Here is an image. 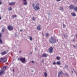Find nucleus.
I'll return each mask as SVG.
<instances>
[{"mask_svg":"<svg viewBox=\"0 0 77 77\" xmlns=\"http://www.w3.org/2000/svg\"><path fill=\"white\" fill-rule=\"evenodd\" d=\"M49 14H50V13H49Z\"/></svg>","mask_w":77,"mask_h":77,"instance_id":"49","label":"nucleus"},{"mask_svg":"<svg viewBox=\"0 0 77 77\" xmlns=\"http://www.w3.org/2000/svg\"><path fill=\"white\" fill-rule=\"evenodd\" d=\"M66 75H68V73H65Z\"/></svg>","mask_w":77,"mask_h":77,"instance_id":"37","label":"nucleus"},{"mask_svg":"<svg viewBox=\"0 0 77 77\" xmlns=\"http://www.w3.org/2000/svg\"><path fill=\"white\" fill-rule=\"evenodd\" d=\"M44 62V60L43 59L42 60V62Z\"/></svg>","mask_w":77,"mask_h":77,"instance_id":"32","label":"nucleus"},{"mask_svg":"<svg viewBox=\"0 0 77 77\" xmlns=\"http://www.w3.org/2000/svg\"><path fill=\"white\" fill-rule=\"evenodd\" d=\"M48 56V54H47L46 53H44L42 54V57H47Z\"/></svg>","mask_w":77,"mask_h":77,"instance_id":"8","label":"nucleus"},{"mask_svg":"<svg viewBox=\"0 0 77 77\" xmlns=\"http://www.w3.org/2000/svg\"><path fill=\"white\" fill-rule=\"evenodd\" d=\"M2 2H1V0H0V5H2Z\"/></svg>","mask_w":77,"mask_h":77,"instance_id":"33","label":"nucleus"},{"mask_svg":"<svg viewBox=\"0 0 77 77\" xmlns=\"http://www.w3.org/2000/svg\"><path fill=\"white\" fill-rule=\"evenodd\" d=\"M3 69L4 70H5V69H6V66H4L3 67Z\"/></svg>","mask_w":77,"mask_h":77,"instance_id":"23","label":"nucleus"},{"mask_svg":"<svg viewBox=\"0 0 77 77\" xmlns=\"http://www.w3.org/2000/svg\"><path fill=\"white\" fill-rule=\"evenodd\" d=\"M18 60L21 61L22 63H24L26 62V58H18Z\"/></svg>","mask_w":77,"mask_h":77,"instance_id":"3","label":"nucleus"},{"mask_svg":"<svg viewBox=\"0 0 77 77\" xmlns=\"http://www.w3.org/2000/svg\"><path fill=\"white\" fill-rule=\"evenodd\" d=\"M2 33H0V38H1V37H2Z\"/></svg>","mask_w":77,"mask_h":77,"instance_id":"30","label":"nucleus"},{"mask_svg":"<svg viewBox=\"0 0 77 77\" xmlns=\"http://www.w3.org/2000/svg\"><path fill=\"white\" fill-rule=\"evenodd\" d=\"M73 10H74V11H77V7L74 5Z\"/></svg>","mask_w":77,"mask_h":77,"instance_id":"14","label":"nucleus"},{"mask_svg":"<svg viewBox=\"0 0 77 77\" xmlns=\"http://www.w3.org/2000/svg\"><path fill=\"white\" fill-rule=\"evenodd\" d=\"M57 65H60L61 64V63L60 62V61H57L56 63Z\"/></svg>","mask_w":77,"mask_h":77,"instance_id":"16","label":"nucleus"},{"mask_svg":"<svg viewBox=\"0 0 77 77\" xmlns=\"http://www.w3.org/2000/svg\"><path fill=\"white\" fill-rule=\"evenodd\" d=\"M60 10H63V7H60Z\"/></svg>","mask_w":77,"mask_h":77,"instance_id":"26","label":"nucleus"},{"mask_svg":"<svg viewBox=\"0 0 77 77\" xmlns=\"http://www.w3.org/2000/svg\"><path fill=\"white\" fill-rule=\"evenodd\" d=\"M57 2H60L61 0H56Z\"/></svg>","mask_w":77,"mask_h":77,"instance_id":"36","label":"nucleus"},{"mask_svg":"<svg viewBox=\"0 0 77 77\" xmlns=\"http://www.w3.org/2000/svg\"><path fill=\"white\" fill-rule=\"evenodd\" d=\"M17 17V15H13L12 16V18H15Z\"/></svg>","mask_w":77,"mask_h":77,"instance_id":"19","label":"nucleus"},{"mask_svg":"<svg viewBox=\"0 0 77 77\" xmlns=\"http://www.w3.org/2000/svg\"><path fill=\"white\" fill-rule=\"evenodd\" d=\"M53 48L52 47H51L49 49V53H51L52 54L53 53Z\"/></svg>","mask_w":77,"mask_h":77,"instance_id":"4","label":"nucleus"},{"mask_svg":"<svg viewBox=\"0 0 77 77\" xmlns=\"http://www.w3.org/2000/svg\"><path fill=\"white\" fill-rule=\"evenodd\" d=\"M63 72L62 71L58 73V77H60V75H61V74H63Z\"/></svg>","mask_w":77,"mask_h":77,"instance_id":"10","label":"nucleus"},{"mask_svg":"<svg viewBox=\"0 0 77 77\" xmlns=\"http://www.w3.org/2000/svg\"><path fill=\"white\" fill-rule=\"evenodd\" d=\"M56 59H57V60H59L60 59V57L57 56L56 57Z\"/></svg>","mask_w":77,"mask_h":77,"instance_id":"20","label":"nucleus"},{"mask_svg":"<svg viewBox=\"0 0 77 77\" xmlns=\"http://www.w3.org/2000/svg\"><path fill=\"white\" fill-rule=\"evenodd\" d=\"M35 17H33L32 18V20L33 21H35Z\"/></svg>","mask_w":77,"mask_h":77,"instance_id":"31","label":"nucleus"},{"mask_svg":"<svg viewBox=\"0 0 77 77\" xmlns=\"http://www.w3.org/2000/svg\"><path fill=\"white\" fill-rule=\"evenodd\" d=\"M8 10H9V11H12V8L11 7H9L8 8Z\"/></svg>","mask_w":77,"mask_h":77,"instance_id":"22","label":"nucleus"},{"mask_svg":"<svg viewBox=\"0 0 77 77\" xmlns=\"http://www.w3.org/2000/svg\"><path fill=\"white\" fill-rule=\"evenodd\" d=\"M45 35H46V36L48 37V36H49V34H48V33H46L45 34Z\"/></svg>","mask_w":77,"mask_h":77,"instance_id":"24","label":"nucleus"},{"mask_svg":"<svg viewBox=\"0 0 77 77\" xmlns=\"http://www.w3.org/2000/svg\"><path fill=\"white\" fill-rule=\"evenodd\" d=\"M75 36H76V38H77V34H76L75 35Z\"/></svg>","mask_w":77,"mask_h":77,"instance_id":"42","label":"nucleus"},{"mask_svg":"<svg viewBox=\"0 0 77 77\" xmlns=\"http://www.w3.org/2000/svg\"><path fill=\"white\" fill-rule=\"evenodd\" d=\"M2 60H0V62H2Z\"/></svg>","mask_w":77,"mask_h":77,"instance_id":"44","label":"nucleus"},{"mask_svg":"<svg viewBox=\"0 0 77 77\" xmlns=\"http://www.w3.org/2000/svg\"><path fill=\"white\" fill-rule=\"evenodd\" d=\"M23 2H23V4L24 5H27V2H26V1H27V0H23Z\"/></svg>","mask_w":77,"mask_h":77,"instance_id":"12","label":"nucleus"},{"mask_svg":"<svg viewBox=\"0 0 77 77\" xmlns=\"http://www.w3.org/2000/svg\"><path fill=\"white\" fill-rule=\"evenodd\" d=\"M73 47L75 48V46H73Z\"/></svg>","mask_w":77,"mask_h":77,"instance_id":"43","label":"nucleus"},{"mask_svg":"<svg viewBox=\"0 0 77 77\" xmlns=\"http://www.w3.org/2000/svg\"><path fill=\"white\" fill-rule=\"evenodd\" d=\"M2 20V17L0 16V20Z\"/></svg>","mask_w":77,"mask_h":77,"instance_id":"39","label":"nucleus"},{"mask_svg":"<svg viewBox=\"0 0 77 77\" xmlns=\"http://www.w3.org/2000/svg\"><path fill=\"white\" fill-rule=\"evenodd\" d=\"M71 15L73 16V17H75L76 16V14L74 12H72L71 13Z\"/></svg>","mask_w":77,"mask_h":77,"instance_id":"15","label":"nucleus"},{"mask_svg":"<svg viewBox=\"0 0 77 77\" xmlns=\"http://www.w3.org/2000/svg\"><path fill=\"white\" fill-rule=\"evenodd\" d=\"M37 29L38 30H41V25H38L37 27Z\"/></svg>","mask_w":77,"mask_h":77,"instance_id":"7","label":"nucleus"},{"mask_svg":"<svg viewBox=\"0 0 77 77\" xmlns=\"http://www.w3.org/2000/svg\"><path fill=\"white\" fill-rule=\"evenodd\" d=\"M13 72L14 71V69H13Z\"/></svg>","mask_w":77,"mask_h":77,"instance_id":"45","label":"nucleus"},{"mask_svg":"<svg viewBox=\"0 0 77 77\" xmlns=\"http://www.w3.org/2000/svg\"><path fill=\"white\" fill-rule=\"evenodd\" d=\"M31 62H32V63H34L35 62H34V61H32Z\"/></svg>","mask_w":77,"mask_h":77,"instance_id":"34","label":"nucleus"},{"mask_svg":"<svg viewBox=\"0 0 77 77\" xmlns=\"http://www.w3.org/2000/svg\"><path fill=\"white\" fill-rule=\"evenodd\" d=\"M7 53L8 52L6 51H4L1 53V55L2 56L3 55H5V54H7Z\"/></svg>","mask_w":77,"mask_h":77,"instance_id":"9","label":"nucleus"},{"mask_svg":"<svg viewBox=\"0 0 77 77\" xmlns=\"http://www.w3.org/2000/svg\"><path fill=\"white\" fill-rule=\"evenodd\" d=\"M74 5H70L69 7V9H73Z\"/></svg>","mask_w":77,"mask_h":77,"instance_id":"13","label":"nucleus"},{"mask_svg":"<svg viewBox=\"0 0 77 77\" xmlns=\"http://www.w3.org/2000/svg\"><path fill=\"white\" fill-rule=\"evenodd\" d=\"M15 4V2H10L9 3V5L10 6H12V5H14Z\"/></svg>","mask_w":77,"mask_h":77,"instance_id":"11","label":"nucleus"},{"mask_svg":"<svg viewBox=\"0 0 77 77\" xmlns=\"http://www.w3.org/2000/svg\"><path fill=\"white\" fill-rule=\"evenodd\" d=\"M68 67V65H66L65 66V68H67Z\"/></svg>","mask_w":77,"mask_h":77,"instance_id":"29","label":"nucleus"},{"mask_svg":"<svg viewBox=\"0 0 77 77\" xmlns=\"http://www.w3.org/2000/svg\"><path fill=\"white\" fill-rule=\"evenodd\" d=\"M8 30L10 31L14 30V27L12 26H8Z\"/></svg>","mask_w":77,"mask_h":77,"instance_id":"5","label":"nucleus"},{"mask_svg":"<svg viewBox=\"0 0 77 77\" xmlns=\"http://www.w3.org/2000/svg\"><path fill=\"white\" fill-rule=\"evenodd\" d=\"M19 53H21V51H19Z\"/></svg>","mask_w":77,"mask_h":77,"instance_id":"46","label":"nucleus"},{"mask_svg":"<svg viewBox=\"0 0 77 77\" xmlns=\"http://www.w3.org/2000/svg\"><path fill=\"white\" fill-rule=\"evenodd\" d=\"M0 43H1V44H3V41L2 39H1V38H0Z\"/></svg>","mask_w":77,"mask_h":77,"instance_id":"21","label":"nucleus"},{"mask_svg":"<svg viewBox=\"0 0 77 77\" xmlns=\"http://www.w3.org/2000/svg\"><path fill=\"white\" fill-rule=\"evenodd\" d=\"M76 46H77V44L76 45Z\"/></svg>","mask_w":77,"mask_h":77,"instance_id":"48","label":"nucleus"},{"mask_svg":"<svg viewBox=\"0 0 77 77\" xmlns=\"http://www.w3.org/2000/svg\"><path fill=\"white\" fill-rule=\"evenodd\" d=\"M49 40L51 44H53V43L56 44V42H58V39H55L53 37H51L50 39H49Z\"/></svg>","mask_w":77,"mask_h":77,"instance_id":"2","label":"nucleus"},{"mask_svg":"<svg viewBox=\"0 0 77 77\" xmlns=\"http://www.w3.org/2000/svg\"><path fill=\"white\" fill-rule=\"evenodd\" d=\"M20 32H22V31H23V29H20Z\"/></svg>","mask_w":77,"mask_h":77,"instance_id":"40","label":"nucleus"},{"mask_svg":"<svg viewBox=\"0 0 77 77\" xmlns=\"http://www.w3.org/2000/svg\"><path fill=\"white\" fill-rule=\"evenodd\" d=\"M35 4L33 3L32 4V7L33 8V9H34L35 11H38V10H39V9H40L39 4H37L35 6Z\"/></svg>","mask_w":77,"mask_h":77,"instance_id":"1","label":"nucleus"},{"mask_svg":"<svg viewBox=\"0 0 77 77\" xmlns=\"http://www.w3.org/2000/svg\"><path fill=\"white\" fill-rule=\"evenodd\" d=\"M30 41H32V40H33V39L32 38V37H30Z\"/></svg>","mask_w":77,"mask_h":77,"instance_id":"25","label":"nucleus"},{"mask_svg":"<svg viewBox=\"0 0 77 77\" xmlns=\"http://www.w3.org/2000/svg\"><path fill=\"white\" fill-rule=\"evenodd\" d=\"M32 54V52H31L29 53V54Z\"/></svg>","mask_w":77,"mask_h":77,"instance_id":"38","label":"nucleus"},{"mask_svg":"<svg viewBox=\"0 0 77 77\" xmlns=\"http://www.w3.org/2000/svg\"><path fill=\"white\" fill-rule=\"evenodd\" d=\"M1 60H4L5 59H6V60L4 61H2V63H5L7 61V60L8 59L7 58H6L5 57H2L1 58Z\"/></svg>","mask_w":77,"mask_h":77,"instance_id":"6","label":"nucleus"},{"mask_svg":"<svg viewBox=\"0 0 77 77\" xmlns=\"http://www.w3.org/2000/svg\"><path fill=\"white\" fill-rule=\"evenodd\" d=\"M56 62H54L53 63V65H54L55 64H56Z\"/></svg>","mask_w":77,"mask_h":77,"instance_id":"35","label":"nucleus"},{"mask_svg":"<svg viewBox=\"0 0 77 77\" xmlns=\"http://www.w3.org/2000/svg\"><path fill=\"white\" fill-rule=\"evenodd\" d=\"M72 41L74 42L75 41V40H74V39L72 40Z\"/></svg>","mask_w":77,"mask_h":77,"instance_id":"41","label":"nucleus"},{"mask_svg":"<svg viewBox=\"0 0 77 77\" xmlns=\"http://www.w3.org/2000/svg\"><path fill=\"white\" fill-rule=\"evenodd\" d=\"M72 73H73V71H72Z\"/></svg>","mask_w":77,"mask_h":77,"instance_id":"47","label":"nucleus"},{"mask_svg":"<svg viewBox=\"0 0 77 77\" xmlns=\"http://www.w3.org/2000/svg\"><path fill=\"white\" fill-rule=\"evenodd\" d=\"M66 27V25H65L63 24V28H65Z\"/></svg>","mask_w":77,"mask_h":77,"instance_id":"28","label":"nucleus"},{"mask_svg":"<svg viewBox=\"0 0 77 77\" xmlns=\"http://www.w3.org/2000/svg\"><path fill=\"white\" fill-rule=\"evenodd\" d=\"M3 73H5L3 71H2L0 72V75H2V74H3Z\"/></svg>","mask_w":77,"mask_h":77,"instance_id":"17","label":"nucleus"},{"mask_svg":"<svg viewBox=\"0 0 77 77\" xmlns=\"http://www.w3.org/2000/svg\"><path fill=\"white\" fill-rule=\"evenodd\" d=\"M47 75H47V72H45L44 73V76L45 77H47Z\"/></svg>","mask_w":77,"mask_h":77,"instance_id":"18","label":"nucleus"},{"mask_svg":"<svg viewBox=\"0 0 77 77\" xmlns=\"http://www.w3.org/2000/svg\"><path fill=\"white\" fill-rule=\"evenodd\" d=\"M5 28H3V29L2 30V32H4V31H5Z\"/></svg>","mask_w":77,"mask_h":77,"instance_id":"27","label":"nucleus"}]
</instances>
